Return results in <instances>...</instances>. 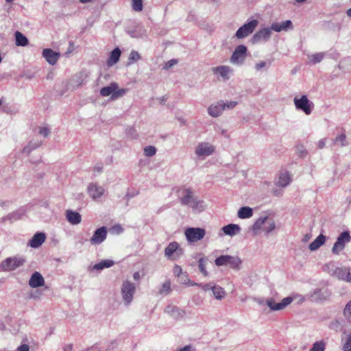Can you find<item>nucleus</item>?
I'll return each mask as SVG.
<instances>
[{
	"label": "nucleus",
	"instance_id": "1",
	"mask_svg": "<svg viewBox=\"0 0 351 351\" xmlns=\"http://www.w3.org/2000/svg\"><path fill=\"white\" fill-rule=\"evenodd\" d=\"M323 270L338 280L351 283V267H339L330 262L323 266Z\"/></svg>",
	"mask_w": 351,
	"mask_h": 351
},
{
	"label": "nucleus",
	"instance_id": "2",
	"mask_svg": "<svg viewBox=\"0 0 351 351\" xmlns=\"http://www.w3.org/2000/svg\"><path fill=\"white\" fill-rule=\"evenodd\" d=\"M136 285L131 281L124 280L121 287V294L123 302L125 306L130 305L136 293Z\"/></svg>",
	"mask_w": 351,
	"mask_h": 351
},
{
	"label": "nucleus",
	"instance_id": "3",
	"mask_svg": "<svg viewBox=\"0 0 351 351\" xmlns=\"http://www.w3.org/2000/svg\"><path fill=\"white\" fill-rule=\"evenodd\" d=\"M277 296L278 293H276L274 296L268 298L265 300V304L271 311L283 310L293 301V298L288 296L283 298L281 302H278V298Z\"/></svg>",
	"mask_w": 351,
	"mask_h": 351
},
{
	"label": "nucleus",
	"instance_id": "4",
	"mask_svg": "<svg viewBox=\"0 0 351 351\" xmlns=\"http://www.w3.org/2000/svg\"><path fill=\"white\" fill-rule=\"evenodd\" d=\"M215 146L208 142L199 143L195 149V155L202 158H205L214 154Z\"/></svg>",
	"mask_w": 351,
	"mask_h": 351
},
{
	"label": "nucleus",
	"instance_id": "5",
	"mask_svg": "<svg viewBox=\"0 0 351 351\" xmlns=\"http://www.w3.org/2000/svg\"><path fill=\"white\" fill-rule=\"evenodd\" d=\"M351 241V237L348 231H343L337 237V241L332 247V252L339 255L344 249L346 245Z\"/></svg>",
	"mask_w": 351,
	"mask_h": 351
},
{
	"label": "nucleus",
	"instance_id": "6",
	"mask_svg": "<svg viewBox=\"0 0 351 351\" xmlns=\"http://www.w3.org/2000/svg\"><path fill=\"white\" fill-rule=\"evenodd\" d=\"M247 50L243 45L237 46L230 58V62L234 65H242L247 56Z\"/></svg>",
	"mask_w": 351,
	"mask_h": 351
},
{
	"label": "nucleus",
	"instance_id": "7",
	"mask_svg": "<svg viewBox=\"0 0 351 351\" xmlns=\"http://www.w3.org/2000/svg\"><path fill=\"white\" fill-rule=\"evenodd\" d=\"M293 102L297 110H302L308 115L311 113L313 104L308 100L306 95H302L300 98L295 97Z\"/></svg>",
	"mask_w": 351,
	"mask_h": 351
},
{
	"label": "nucleus",
	"instance_id": "8",
	"mask_svg": "<svg viewBox=\"0 0 351 351\" xmlns=\"http://www.w3.org/2000/svg\"><path fill=\"white\" fill-rule=\"evenodd\" d=\"M185 237L189 243H195L202 239L206 231L201 228H188L184 232Z\"/></svg>",
	"mask_w": 351,
	"mask_h": 351
},
{
	"label": "nucleus",
	"instance_id": "9",
	"mask_svg": "<svg viewBox=\"0 0 351 351\" xmlns=\"http://www.w3.org/2000/svg\"><path fill=\"white\" fill-rule=\"evenodd\" d=\"M258 21L256 19L252 20L240 27L235 34V36L239 38H243L252 34L257 27Z\"/></svg>",
	"mask_w": 351,
	"mask_h": 351
},
{
	"label": "nucleus",
	"instance_id": "10",
	"mask_svg": "<svg viewBox=\"0 0 351 351\" xmlns=\"http://www.w3.org/2000/svg\"><path fill=\"white\" fill-rule=\"evenodd\" d=\"M178 199L182 206H188L193 203L196 197L192 189L189 188L180 189L178 191Z\"/></svg>",
	"mask_w": 351,
	"mask_h": 351
},
{
	"label": "nucleus",
	"instance_id": "11",
	"mask_svg": "<svg viewBox=\"0 0 351 351\" xmlns=\"http://www.w3.org/2000/svg\"><path fill=\"white\" fill-rule=\"evenodd\" d=\"M25 262V260L22 257H10L2 263V267L5 271H12L22 266Z\"/></svg>",
	"mask_w": 351,
	"mask_h": 351
},
{
	"label": "nucleus",
	"instance_id": "12",
	"mask_svg": "<svg viewBox=\"0 0 351 351\" xmlns=\"http://www.w3.org/2000/svg\"><path fill=\"white\" fill-rule=\"evenodd\" d=\"M104 193V188L96 182L90 183L87 187V193L94 201L101 197Z\"/></svg>",
	"mask_w": 351,
	"mask_h": 351
},
{
	"label": "nucleus",
	"instance_id": "13",
	"mask_svg": "<svg viewBox=\"0 0 351 351\" xmlns=\"http://www.w3.org/2000/svg\"><path fill=\"white\" fill-rule=\"evenodd\" d=\"M271 31L269 28H263L258 30L250 39V42L253 45L262 42H267L269 40Z\"/></svg>",
	"mask_w": 351,
	"mask_h": 351
},
{
	"label": "nucleus",
	"instance_id": "14",
	"mask_svg": "<svg viewBox=\"0 0 351 351\" xmlns=\"http://www.w3.org/2000/svg\"><path fill=\"white\" fill-rule=\"evenodd\" d=\"M107 228L102 226L97 228L90 239V242L93 245H97L103 243L107 237Z\"/></svg>",
	"mask_w": 351,
	"mask_h": 351
},
{
	"label": "nucleus",
	"instance_id": "15",
	"mask_svg": "<svg viewBox=\"0 0 351 351\" xmlns=\"http://www.w3.org/2000/svg\"><path fill=\"white\" fill-rule=\"evenodd\" d=\"M165 313L176 320L183 318L186 315L184 310L172 304L165 307Z\"/></svg>",
	"mask_w": 351,
	"mask_h": 351
},
{
	"label": "nucleus",
	"instance_id": "16",
	"mask_svg": "<svg viewBox=\"0 0 351 351\" xmlns=\"http://www.w3.org/2000/svg\"><path fill=\"white\" fill-rule=\"evenodd\" d=\"M232 71L230 66L226 65L212 68L213 73L215 75H219L223 80H229Z\"/></svg>",
	"mask_w": 351,
	"mask_h": 351
},
{
	"label": "nucleus",
	"instance_id": "17",
	"mask_svg": "<svg viewBox=\"0 0 351 351\" xmlns=\"http://www.w3.org/2000/svg\"><path fill=\"white\" fill-rule=\"evenodd\" d=\"M224 110V101L221 100L216 104H211L208 108V113L213 117L220 116Z\"/></svg>",
	"mask_w": 351,
	"mask_h": 351
},
{
	"label": "nucleus",
	"instance_id": "18",
	"mask_svg": "<svg viewBox=\"0 0 351 351\" xmlns=\"http://www.w3.org/2000/svg\"><path fill=\"white\" fill-rule=\"evenodd\" d=\"M42 54L51 65H54L60 56L59 53L55 52L51 49H43Z\"/></svg>",
	"mask_w": 351,
	"mask_h": 351
},
{
	"label": "nucleus",
	"instance_id": "19",
	"mask_svg": "<svg viewBox=\"0 0 351 351\" xmlns=\"http://www.w3.org/2000/svg\"><path fill=\"white\" fill-rule=\"evenodd\" d=\"M45 239L46 235L45 233L36 232L29 241L28 245L33 248H37L45 242Z\"/></svg>",
	"mask_w": 351,
	"mask_h": 351
},
{
	"label": "nucleus",
	"instance_id": "20",
	"mask_svg": "<svg viewBox=\"0 0 351 351\" xmlns=\"http://www.w3.org/2000/svg\"><path fill=\"white\" fill-rule=\"evenodd\" d=\"M179 244L177 242L170 243L165 250V255L167 258H170L172 257L173 253L177 255H180L182 253V250L179 248Z\"/></svg>",
	"mask_w": 351,
	"mask_h": 351
},
{
	"label": "nucleus",
	"instance_id": "21",
	"mask_svg": "<svg viewBox=\"0 0 351 351\" xmlns=\"http://www.w3.org/2000/svg\"><path fill=\"white\" fill-rule=\"evenodd\" d=\"M45 284V280L43 276L38 271L34 272L29 280V285L32 288H37L43 286Z\"/></svg>",
	"mask_w": 351,
	"mask_h": 351
},
{
	"label": "nucleus",
	"instance_id": "22",
	"mask_svg": "<svg viewBox=\"0 0 351 351\" xmlns=\"http://www.w3.org/2000/svg\"><path fill=\"white\" fill-rule=\"evenodd\" d=\"M293 25L292 22L290 20H287L281 23H273L269 28L271 30H274L276 32H280L281 31H287L289 29H292Z\"/></svg>",
	"mask_w": 351,
	"mask_h": 351
},
{
	"label": "nucleus",
	"instance_id": "23",
	"mask_svg": "<svg viewBox=\"0 0 351 351\" xmlns=\"http://www.w3.org/2000/svg\"><path fill=\"white\" fill-rule=\"evenodd\" d=\"M330 296V293L326 290L315 289L311 294L310 298L313 301H321L326 300Z\"/></svg>",
	"mask_w": 351,
	"mask_h": 351
},
{
	"label": "nucleus",
	"instance_id": "24",
	"mask_svg": "<svg viewBox=\"0 0 351 351\" xmlns=\"http://www.w3.org/2000/svg\"><path fill=\"white\" fill-rule=\"evenodd\" d=\"M65 216L67 221L72 225H77L81 223V215L76 211L67 210H66Z\"/></svg>",
	"mask_w": 351,
	"mask_h": 351
},
{
	"label": "nucleus",
	"instance_id": "25",
	"mask_svg": "<svg viewBox=\"0 0 351 351\" xmlns=\"http://www.w3.org/2000/svg\"><path fill=\"white\" fill-rule=\"evenodd\" d=\"M222 231L226 235L233 237L241 231V228L237 224L230 223L222 228Z\"/></svg>",
	"mask_w": 351,
	"mask_h": 351
},
{
	"label": "nucleus",
	"instance_id": "26",
	"mask_svg": "<svg viewBox=\"0 0 351 351\" xmlns=\"http://www.w3.org/2000/svg\"><path fill=\"white\" fill-rule=\"evenodd\" d=\"M189 207L192 208L195 213H201L206 208V204L204 201L198 199L197 197L193 200V203L189 205Z\"/></svg>",
	"mask_w": 351,
	"mask_h": 351
},
{
	"label": "nucleus",
	"instance_id": "27",
	"mask_svg": "<svg viewBox=\"0 0 351 351\" xmlns=\"http://www.w3.org/2000/svg\"><path fill=\"white\" fill-rule=\"evenodd\" d=\"M121 50L119 48L117 47L114 49H113L110 53L109 58L107 61V64L108 66H112L114 65L116 63L118 62L119 60L120 56H121Z\"/></svg>",
	"mask_w": 351,
	"mask_h": 351
},
{
	"label": "nucleus",
	"instance_id": "28",
	"mask_svg": "<svg viewBox=\"0 0 351 351\" xmlns=\"http://www.w3.org/2000/svg\"><path fill=\"white\" fill-rule=\"evenodd\" d=\"M267 216L261 217L254 222L252 227V230L254 232V234H257L260 230L263 231V227L267 222Z\"/></svg>",
	"mask_w": 351,
	"mask_h": 351
},
{
	"label": "nucleus",
	"instance_id": "29",
	"mask_svg": "<svg viewBox=\"0 0 351 351\" xmlns=\"http://www.w3.org/2000/svg\"><path fill=\"white\" fill-rule=\"evenodd\" d=\"M118 88V84L115 82L110 84V86L103 87L100 90V95L103 97L112 95Z\"/></svg>",
	"mask_w": 351,
	"mask_h": 351
},
{
	"label": "nucleus",
	"instance_id": "30",
	"mask_svg": "<svg viewBox=\"0 0 351 351\" xmlns=\"http://www.w3.org/2000/svg\"><path fill=\"white\" fill-rule=\"evenodd\" d=\"M326 237L323 234H319L308 246L311 251L317 250L325 242Z\"/></svg>",
	"mask_w": 351,
	"mask_h": 351
},
{
	"label": "nucleus",
	"instance_id": "31",
	"mask_svg": "<svg viewBox=\"0 0 351 351\" xmlns=\"http://www.w3.org/2000/svg\"><path fill=\"white\" fill-rule=\"evenodd\" d=\"M253 210L248 206L241 207L237 213V216L240 219H248L252 217Z\"/></svg>",
	"mask_w": 351,
	"mask_h": 351
},
{
	"label": "nucleus",
	"instance_id": "32",
	"mask_svg": "<svg viewBox=\"0 0 351 351\" xmlns=\"http://www.w3.org/2000/svg\"><path fill=\"white\" fill-rule=\"evenodd\" d=\"M114 265V262L112 260L106 259L101 261V262L95 264L92 269L93 270H102L105 268H109L111 267Z\"/></svg>",
	"mask_w": 351,
	"mask_h": 351
},
{
	"label": "nucleus",
	"instance_id": "33",
	"mask_svg": "<svg viewBox=\"0 0 351 351\" xmlns=\"http://www.w3.org/2000/svg\"><path fill=\"white\" fill-rule=\"evenodd\" d=\"M213 294L216 300H221L226 296V291L223 288L215 285L213 289Z\"/></svg>",
	"mask_w": 351,
	"mask_h": 351
},
{
	"label": "nucleus",
	"instance_id": "34",
	"mask_svg": "<svg viewBox=\"0 0 351 351\" xmlns=\"http://www.w3.org/2000/svg\"><path fill=\"white\" fill-rule=\"evenodd\" d=\"M290 182L291 178L289 174L287 172L281 173L278 180V185L285 187L289 184Z\"/></svg>",
	"mask_w": 351,
	"mask_h": 351
},
{
	"label": "nucleus",
	"instance_id": "35",
	"mask_svg": "<svg viewBox=\"0 0 351 351\" xmlns=\"http://www.w3.org/2000/svg\"><path fill=\"white\" fill-rule=\"evenodd\" d=\"M241 260L238 256H230L228 265L234 270H239L241 269Z\"/></svg>",
	"mask_w": 351,
	"mask_h": 351
},
{
	"label": "nucleus",
	"instance_id": "36",
	"mask_svg": "<svg viewBox=\"0 0 351 351\" xmlns=\"http://www.w3.org/2000/svg\"><path fill=\"white\" fill-rule=\"evenodd\" d=\"M16 45L17 46H26L28 44L27 38L21 32H16L15 33Z\"/></svg>",
	"mask_w": 351,
	"mask_h": 351
},
{
	"label": "nucleus",
	"instance_id": "37",
	"mask_svg": "<svg viewBox=\"0 0 351 351\" xmlns=\"http://www.w3.org/2000/svg\"><path fill=\"white\" fill-rule=\"evenodd\" d=\"M41 144H42L41 141H35V142L31 141L29 143V144L27 145H26L23 148V152L29 155L32 152V151L39 147L41 145Z\"/></svg>",
	"mask_w": 351,
	"mask_h": 351
},
{
	"label": "nucleus",
	"instance_id": "38",
	"mask_svg": "<svg viewBox=\"0 0 351 351\" xmlns=\"http://www.w3.org/2000/svg\"><path fill=\"white\" fill-rule=\"evenodd\" d=\"M276 228L275 221L273 219L269 218L267 216V222L265 223L263 227V231L266 234H269L271 231H273Z\"/></svg>",
	"mask_w": 351,
	"mask_h": 351
},
{
	"label": "nucleus",
	"instance_id": "39",
	"mask_svg": "<svg viewBox=\"0 0 351 351\" xmlns=\"http://www.w3.org/2000/svg\"><path fill=\"white\" fill-rule=\"evenodd\" d=\"M326 346V342L324 340L315 341L313 343V346L309 351H325Z\"/></svg>",
	"mask_w": 351,
	"mask_h": 351
},
{
	"label": "nucleus",
	"instance_id": "40",
	"mask_svg": "<svg viewBox=\"0 0 351 351\" xmlns=\"http://www.w3.org/2000/svg\"><path fill=\"white\" fill-rule=\"evenodd\" d=\"M230 255H221L215 260V263L217 266H225L228 265Z\"/></svg>",
	"mask_w": 351,
	"mask_h": 351
},
{
	"label": "nucleus",
	"instance_id": "41",
	"mask_svg": "<svg viewBox=\"0 0 351 351\" xmlns=\"http://www.w3.org/2000/svg\"><path fill=\"white\" fill-rule=\"evenodd\" d=\"M171 291V282L169 280L165 282L159 291L160 294L163 295H169Z\"/></svg>",
	"mask_w": 351,
	"mask_h": 351
},
{
	"label": "nucleus",
	"instance_id": "42",
	"mask_svg": "<svg viewBox=\"0 0 351 351\" xmlns=\"http://www.w3.org/2000/svg\"><path fill=\"white\" fill-rule=\"evenodd\" d=\"M324 53H317L309 56L308 58L312 64H317L324 59Z\"/></svg>",
	"mask_w": 351,
	"mask_h": 351
},
{
	"label": "nucleus",
	"instance_id": "43",
	"mask_svg": "<svg viewBox=\"0 0 351 351\" xmlns=\"http://www.w3.org/2000/svg\"><path fill=\"white\" fill-rule=\"evenodd\" d=\"M141 58L140 54L138 51L132 50L128 58V62L127 63L128 65L132 64L133 62H136L139 60Z\"/></svg>",
	"mask_w": 351,
	"mask_h": 351
},
{
	"label": "nucleus",
	"instance_id": "44",
	"mask_svg": "<svg viewBox=\"0 0 351 351\" xmlns=\"http://www.w3.org/2000/svg\"><path fill=\"white\" fill-rule=\"evenodd\" d=\"M335 144L340 145L341 147L346 146L348 143L346 134L343 133L337 136L335 139Z\"/></svg>",
	"mask_w": 351,
	"mask_h": 351
},
{
	"label": "nucleus",
	"instance_id": "45",
	"mask_svg": "<svg viewBox=\"0 0 351 351\" xmlns=\"http://www.w3.org/2000/svg\"><path fill=\"white\" fill-rule=\"evenodd\" d=\"M198 266L200 272L204 276H207L208 275V273L206 269V261L204 260V258H199V260L198 261Z\"/></svg>",
	"mask_w": 351,
	"mask_h": 351
},
{
	"label": "nucleus",
	"instance_id": "46",
	"mask_svg": "<svg viewBox=\"0 0 351 351\" xmlns=\"http://www.w3.org/2000/svg\"><path fill=\"white\" fill-rule=\"evenodd\" d=\"M343 315L346 319H351V300L346 304Z\"/></svg>",
	"mask_w": 351,
	"mask_h": 351
},
{
	"label": "nucleus",
	"instance_id": "47",
	"mask_svg": "<svg viewBox=\"0 0 351 351\" xmlns=\"http://www.w3.org/2000/svg\"><path fill=\"white\" fill-rule=\"evenodd\" d=\"M156 153V149L154 146H147L144 148V154L146 156H152Z\"/></svg>",
	"mask_w": 351,
	"mask_h": 351
},
{
	"label": "nucleus",
	"instance_id": "48",
	"mask_svg": "<svg viewBox=\"0 0 351 351\" xmlns=\"http://www.w3.org/2000/svg\"><path fill=\"white\" fill-rule=\"evenodd\" d=\"M132 8L136 12L141 11L143 10V0H132Z\"/></svg>",
	"mask_w": 351,
	"mask_h": 351
},
{
	"label": "nucleus",
	"instance_id": "49",
	"mask_svg": "<svg viewBox=\"0 0 351 351\" xmlns=\"http://www.w3.org/2000/svg\"><path fill=\"white\" fill-rule=\"evenodd\" d=\"M270 64L271 62L269 61H259L258 62L256 63L254 68L256 71H259L265 67H269L270 66Z\"/></svg>",
	"mask_w": 351,
	"mask_h": 351
},
{
	"label": "nucleus",
	"instance_id": "50",
	"mask_svg": "<svg viewBox=\"0 0 351 351\" xmlns=\"http://www.w3.org/2000/svg\"><path fill=\"white\" fill-rule=\"evenodd\" d=\"M178 281L181 285H187L190 282V279L186 274H183L178 278Z\"/></svg>",
	"mask_w": 351,
	"mask_h": 351
},
{
	"label": "nucleus",
	"instance_id": "51",
	"mask_svg": "<svg viewBox=\"0 0 351 351\" xmlns=\"http://www.w3.org/2000/svg\"><path fill=\"white\" fill-rule=\"evenodd\" d=\"M343 348L344 351H351V334L347 336Z\"/></svg>",
	"mask_w": 351,
	"mask_h": 351
},
{
	"label": "nucleus",
	"instance_id": "52",
	"mask_svg": "<svg viewBox=\"0 0 351 351\" xmlns=\"http://www.w3.org/2000/svg\"><path fill=\"white\" fill-rule=\"evenodd\" d=\"M127 92V90L126 89H124V88H122V89H118L117 90H115V92L114 93V94L112 95V99H117L119 97H122L123 95H124Z\"/></svg>",
	"mask_w": 351,
	"mask_h": 351
},
{
	"label": "nucleus",
	"instance_id": "53",
	"mask_svg": "<svg viewBox=\"0 0 351 351\" xmlns=\"http://www.w3.org/2000/svg\"><path fill=\"white\" fill-rule=\"evenodd\" d=\"M173 274L178 278L183 274L182 269L180 265H176L173 269Z\"/></svg>",
	"mask_w": 351,
	"mask_h": 351
},
{
	"label": "nucleus",
	"instance_id": "54",
	"mask_svg": "<svg viewBox=\"0 0 351 351\" xmlns=\"http://www.w3.org/2000/svg\"><path fill=\"white\" fill-rule=\"evenodd\" d=\"M215 285L213 283H206V284H199V287H201L203 290L207 291L209 290L213 291V287Z\"/></svg>",
	"mask_w": 351,
	"mask_h": 351
},
{
	"label": "nucleus",
	"instance_id": "55",
	"mask_svg": "<svg viewBox=\"0 0 351 351\" xmlns=\"http://www.w3.org/2000/svg\"><path fill=\"white\" fill-rule=\"evenodd\" d=\"M39 134L44 137H47L50 134V130L47 127H41L39 129Z\"/></svg>",
	"mask_w": 351,
	"mask_h": 351
},
{
	"label": "nucleus",
	"instance_id": "56",
	"mask_svg": "<svg viewBox=\"0 0 351 351\" xmlns=\"http://www.w3.org/2000/svg\"><path fill=\"white\" fill-rule=\"evenodd\" d=\"M237 101H230L227 103H224V110L226 109H232L237 105Z\"/></svg>",
	"mask_w": 351,
	"mask_h": 351
},
{
	"label": "nucleus",
	"instance_id": "57",
	"mask_svg": "<svg viewBox=\"0 0 351 351\" xmlns=\"http://www.w3.org/2000/svg\"><path fill=\"white\" fill-rule=\"evenodd\" d=\"M177 351H196V350L192 346L187 345V346H184L182 348H180Z\"/></svg>",
	"mask_w": 351,
	"mask_h": 351
},
{
	"label": "nucleus",
	"instance_id": "58",
	"mask_svg": "<svg viewBox=\"0 0 351 351\" xmlns=\"http://www.w3.org/2000/svg\"><path fill=\"white\" fill-rule=\"evenodd\" d=\"M326 143V138H324L320 139L317 143V147L319 149H323Z\"/></svg>",
	"mask_w": 351,
	"mask_h": 351
},
{
	"label": "nucleus",
	"instance_id": "59",
	"mask_svg": "<svg viewBox=\"0 0 351 351\" xmlns=\"http://www.w3.org/2000/svg\"><path fill=\"white\" fill-rule=\"evenodd\" d=\"M177 60L172 59L168 61L165 66V69H169L177 63Z\"/></svg>",
	"mask_w": 351,
	"mask_h": 351
},
{
	"label": "nucleus",
	"instance_id": "60",
	"mask_svg": "<svg viewBox=\"0 0 351 351\" xmlns=\"http://www.w3.org/2000/svg\"><path fill=\"white\" fill-rule=\"evenodd\" d=\"M29 348L27 344H23L17 348L16 351H29Z\"/></svg>",
	"mask_w": 351,
	"mask_h": 351
},
{
	"label": "nucleus",
	"instance_id": "61",
	"mask_svg": "<svg viewBox=\"0 0 351 351\" xmlns=\"http://www.w3.org/2000/svg\"><path fill=\"white\" fill-rule=\"evenodd\" d=\"M133 278L134 280L136 281H138L141 278V274L139 273V271H135L134 274H133Z\"/></svg>",
	"mask_w": 351,
	"mask_h": 351
},
{
	"label": "nucleus",
	"instance_id": "62",
	"mask_svg": "<svg viewBox=\"0 0 351 351\" xmlns=\"http://www.w3.org/2000/svg\"><path fill=\"white\" fill-rule=\"evenodd\" d=\"M254 301L259 305H263L265 303V301L262 298H255Z\"/></svg>",
	"mask_w": 351,
	"mask_h": 351
},
{
	"label": "nucleus",
	"instance_id": "63",
	"mask_svg": "<svg viewBox=\"0 0 351 351\" xmlns=\"http://www.w3.org/2000/svg\"><path fill=\"white\" fill-rule=\"evenodd\" d=\"M72 348H73V346L71 344H68V345H66L64 348H63V351H71L72 350Z\"/></svg>",
	"mask_w": 351,
	"mask_h": 351
},
{
	"label": "nucleus",
	"instance_id": "64",
	"mask_svg": "<svg viewBox=\"0 0 351 351\" xmlns=\"http://www.w3.org/2000/svg\"><path fill=\"white\" fill-rule=\"evenodd\" d=\"M113 229L116 230L119 232H121L123 231V228L120 225H117L113 227Z\"/></svg>",
	"mask_w": 351,
	"mask_h": 351
}]
</instances>
